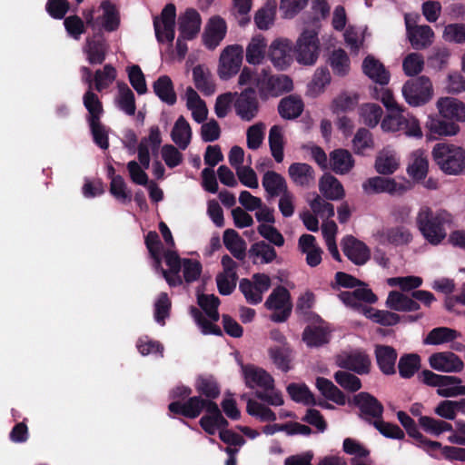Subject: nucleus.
Returning a JSON list of instances; mask_svg holds the SVG:
<instances>
[{
  "instance_id": "obj_37",
  "label": "nucleus",
  "mask_w": 465,
  "mask_h": 465,
  "mask_svg": "<svg viewBox=\"0 0 465 465\" xmlns=\"http://www.w3.org/2000/svg\"><path fill=\"white\" fill-rule=\"evenodd\" d=\"M248 254L253 264H268L277 257L274 248L263 241L252 244Z\"/></svg>"
},
{
  "instance_id": "obj_5",
  "label": "nucleus",
  "mask_w": 465,
  "mask_h": 465,
  "mask_svg": "<svg viewBox=\"0 0 465 465\" xmlns=\"http://www.w3.org/2000/svg\"><path fill=\"white\" fill-rule=\"evenodd\" d=\"M439 168L446 174L459 175L465 172V149L454 143H439L431 151Z\"/></svg>"
},
{
  "instance_id": "obj_58",
  "label": "nucleus",
  "mask_w": 465,
  "mask_h": 465,
  "mask_svg": "<svg viewBox=\"0 0 465 465\" xmlns=\"http://www.w3.org/2000/svg\"><path fill=\"white\" fill-rule=\"evenodd\" d=\"M269 145L272 157L277 163L283 160V131L279 125H273L269 133Z\"/></svg>"
},
{
  "instance_id": "obj_35",
  "label": "nucleus",
  "mask_w": 465,
  "mask_h": 465,
  "mask_svg": "<svg viewBox=\"0 0 465 465\" xmlns=\"http://www.w3.org/2000/svg\"><path fill=\"white\" fill-rule=\"evenodd\" d=\"M319 190L328 200L337 201L344 197L345 192L340 181L331 174L325 173L319 181Z\"/></svg>"
},
{
  "instance_id": "obj_2",
  "label": "nucleus",
  "mask_w": 465,
  "mask_h": 465,
  "mask_svg": "<svg viewBox=\"0 0 465 465\" xmlns=\"http://www.w3.org/2000/svg\"><path fill=\"white\" fill-rule=\"evenodd\" d=\"M241 374L250 389H259L257 397L273 406L283 404L282 395L274 388V379L264 369L254 364L240 363Z\"/></svg>"
},
{
  "instance_id": "obj_60",
  "label": "nucleus",
  "mask_w": 465,
  "mask_h": 465,
  "mask_svg": "<svg viewBox=\"0 0 465 465\" xmlns=\"http://www.w3.org/2000/svg\"><path fill=\"white\" fill-rule=\"evenodd\" d=\"M337 225L333 221L324 222L322 225V236L325 240L328 251L336 261H341V255L336 244L335 237L337 233Z\"/></svg>"
},
{
  "instance_id": "obj_29",
  "label": "nucleus",
  "mask_w": 465,
  "mask_h": 465,
  "mask_svg": "<svg viewBox=\"0 0 465 465\" xmlns=\"http://www.w3.org/2000/svg\"><path fill=\"white\" fill-rule=\"evenodd\" d=\"M184 100L186 108L191 112L193 119L198 124H203L208 117V108L205 102L192 87L186 88Z\"/></svg>"
},
{
  "instance_id": "obj_10",
  "label": "nucleus",
  "mask_w": 465,
  "mask_h": 465,
  "mask_svg": "<svg viewBox=\"0 0 465 465\" xmlns=\"http://www.w3.org/2000/svg\"><path fill=\"white\" fill-rule=\"evenodd\" d=\"M243 48L234 44L227 45L220 54L217 74L222 80H229L236 75L242 64Z\"/></svg>"
},
{
  "instance_id": "obj_41",
  "label": "nucleus",
  "mask_w": 465,
  "mask_h": 465,
  "mask_svg": "<svg viewBox=\"0 0 465 465\" xmlns=\"http://www.w3.org/2000/svg\"><path fill=\"white\" fill-rule=\"evenodd\" d=\"M377 363L381 371L387 375L395 372V363L397 360L396 351L387 345H377L375 349Z\"/></svg>"
},
{
  "instance_id": "obj_47",
  "label": "nucleus",
  "mask_w": 465,
  "mask_h": 465,
  "mask_svg": "<svg viewBox=\"0 0 465 465\" xmlns=\"http://www.w3.org/2000/svg\"><path fill=\"white\" fill-rule=\"evenodd\" d=\"M223 243L227 250L238 260H243L246 255V243L239 233L233 229H227L223 232Z\"/></svg>"
},
{
  "instance_id": "obj_22",
  "label": "nucleus",
  "mask_w": 465,
  "mask_h": 465,
  "mask_svg": "<svg viewBox=\"0 0 465 465\" xmlns=\"http://www.w3.org/2000/svg\"><path fill=\"white\" fill-rule=\"evenodd\" d=\"M340 300L347 306L362 314L363 308H369L362 305L361 302L374 303L377 301L376 295L366 286L354 291H344L339 294Z\"/></svg>"
},
{
  "instance_id": "obj_24",
  "label": "nucleus",
  "mask_w": 465,
  "mask_h": 465,
  "mask_svg": "<svg viewBox=\"0 0 465 465\" xmlns=\"http://www.w3.org/2000/svg\"><path fill=\"white\" fill-rule=\"evenodd\" d=\"M341 245L346 257L356 265H363L371 257L367 245L353 236L343 238Z\"/></svg>"
},
{
  "instance_id": "obj_31",
  "label": "nucleus",
  "mask_w": 465,
  "mask_h": 465,
  "mask_svg": "<svg viewBox=\"0 0 465 465\" xmlns=\"http://www.w3.org/2000/svg\"><path fill=\"white\" fill-rule=\"evenodd\" d=\"M206 412L208 414L200 419V425L206 433L213 435L216 431L227 427L228 422L216 403H209Z\"/></svg>"
},
{
  "instance_id": "obj_64",
  "label": "nucleus",
  "mask_w": 465,
  "mask_h": 465,
  "mask_svg": "<svg viewBox=\"0 0 465 465\" xmlns=\"http://www.w3.org/2000/svg\"><path fill=\"white\" fill-rule=\"evenodd\" d=\"M302 340L309 347H318L328 342L329 335L322 327H308L303 331Z\"/></svg>"
},
{
  "instance_id": "obj_21",
  "label": "nucleus",
  "mask_w": 465,
  "mask_h": 465,
  "mask_svg": "<svg viewBox=\"0 0 465 465\" xmlns=\"http://www.w3.org/2000/svg\"><path fill=\"white\" fill-rule=\"evenodd\" d=\"M421 444L420 449L434 459L445 458L447 460L465 461V449L463 448L443 446L440 442L429 439H426Z\"/></svg>"
},
{
  "instance_id": "obj_51",
  "label": "nucleus",
  "mask_w": 465,
  "mask_h": 465,
  "mask_svg": "<svg viewBox=\"0 0 465 465\" xmlns=\"http://www.w3.org/2000/svg\"><path fill=\"white\" fill-rule=\"evenodd\" d=\"M329 64L334 74L345 76L351 69V62L348 54L342 49H336L329 56Z\"/></svg>"
},
{
  "instance_id": "obj_9",
  "label": "nucleus",
  "mask_w": 465,
  "mask_h": 465,
  "mask_svg": "<svg viewBox=\"0 0 465 465\" xmlns=\"http://www.w3.org/2000/svg\"><path fill=\"white\" fill-rule=\"evenodd\" d=\"M401 92L406 103L413 107L426 104L434 94L431 81L424 75L407 81Z\"/></svg>"
},
{
  "instance_id": "obj_14",
  "label": "nucleus",
  "mask_w": 465,
  "mask_h": 465,
  "mask_svg": "<svg viewBox=\"0 0 465 465\" xmlns=\"http://www.w3.org/2000/svg\"><path fill=\"white\" fill-rule=\"evenodd\" d=\"M176 9L174 5L168 4L163 9L161 15L153 20L155 35L160 43H173L174 39Z\"/></svg>"
},
{
  "instance_id": "obj_11",
  "label": "nucleus",
  "mask_w": 465,
  "mask_h": 465,
  "mask_svg": "<svg viewBox=\"0 0 465 465\" xmlns=\"http://www.w3.org/2000/svg\"><path fill=\"white\" fill-rule=\"evenodd\" d=\"M265 307L273 312L271 315L272 322H285L290 316L292 307L288 290L282 286L275 288L267 298Z\"/></svg>"
},
{
  "instance_id": "obj_48",
  "label": "nucleus",
  "mask_w": 465,
  "mask_h": 465,
  "mask_svg": "<svg viewBox=\"0 0 465 465\" xmlns=\"http://www.w3.org/2000/svg\"><path fill=\"white\" fill-rule=\"evenodd\" d=\"M411 240L412 235L411 232L404 227L388 228L380 233V242L381 243L403 245L408 244Z\"/></svg>"
},
{
  "instance_id": "obj_62",
  "label": "nucleus",
  "mask_w": 465,
  "mask_h": 465,
  "mask_svg": "<svg viewBox=\"0 0 465 465\" xmlns=\"http://www.w3.org/2000/svg\"><path fill=\"white\" fill-rule=\"evenodd\" d=\"M331 82V74L327 68H318L308 86V92L312 96H318L323 92Z\"/></svg>"
},
{
  "instance_id": "obj_42",
  "label": "nucleus",
  "mask_w": 465,
  "mask_h": 465,
  "mask_svg": "<svg viewBox=\"0 0 465 465\" xmlns=\"http://www.w3.org/2000/svg\"><path fill=\"white\" fill-rule=\"evenodd\" d=\"M330 165L337 174H346L354 166V160L351 153L345 149H337L330 154Z\"/></svg>"
},
{
  "instance_id": "obj_17",
  "label": "nucleus",
  "mask_w": 465,
  "mask_h": 465,
  "mask_svg": "<svg viewBox=\"0 0 465 465\" xmlns=\"http://www.w3.org/2000/svg\"><path fill=\"white\" fill-rule=\"evenodd\" d=\"M431 369L439 372L458 373L464 369L463 361L452 351H440L429 357Z\"/></svg>"
},
{
  "instance_id": "obj_1",
  "label": "nucleus",
  "mask_w": 465,
  "mask_h": 465,
  "mask_svg": "<svg viewBox=\"0 0 465 465\" xmlns=\"http://www.w3.org/2000/svg\"><path fill=\"white\" fill-rule=\"evenodd\" d=\"M453 221V215L448 211L443 209L433 211L427 206L421 207L416 217L419 231L432 245L440 244L446 238V226H450Z\"/></svg>"
},
{
  "instance_id": "obj_44",
  "label": "nucleus",
  "mask_w": 465,
  "mask_h": 465,
  "mask_svg": "<svg viewBox=\"0 0 465 465\" xmlns=\"http://www.w3.org/2000/svg\"><path fill=\"white\" fill-rule=\"evenodd\" d=\"M193 78L195 87L205 95L215 92V84L210 70L204 65H197L193 69Z\"/></svg>"
},
{
  "instance_id": "obj_33",
  "label": "nucleus",
  "mask_w": 465,
  "mask_h": 465,
  "mask_svg": "<svg viewBox=\"0 0 465 465\" xmlns=\"http://www.w3.org/2000/svg\"><path fill=\"white\" fill-rule=\"evenodd\" d=\"M288 173L291 180L299 186L309 187L315 182L314 171L305 163H294L289 166Z\"/></svg>"
},
{
  "instance_id": "obj_39",
  "label": "nucleus",
  "mask_w": 465,
  "mask_h": 465,
  "mask_svg": "<svg viewBox=\"0 0 465 465\" xmlns=\"http://www.w3.org/2000/svg\"><path fill=\"white\" fill-rule=\"evenodd\" d=\"M354 403L359 407L361 413L368 417L379 418L383 411L382 405L376 398L367 392H360L353 398Z\"/></svg>"
},
{
  "instance_id": "obj_55",
  "label": "nucleus",
  "mask_w": 465,
  "mask_h": 465,
  "mask_svg": "<svg viewBox=\"0 0 465 465\" xmlns=\"http://www.w3.org/2000/svg\"><path fill=\"white\" fill-rule=\"evenodd\" d=\"M316 386L325 398L339 405H344L346 403V397L343 392L331 381L325 378H318L316 380Z\"/></svg>"
},
{
  "instance_id": "obj_40",
  "label": "nucleus",
  "mask_w": 465,
  "mask_h": 465,
  "mask_svg": "<svg viewBox=\"0 0 465 465\" xmlns=\"http://www.w3.org/2000/svg\"><path fill=\"white\" fill-rule=\"evenodd\" d=\"M268 353L271 361L279 370L283 372L292 370L293 355L288 344H283V346H272L269 348Z\"/></svg>"
},
{
  "instance_id": "obj_20",
  "label": "nucleus",
  "mask_w": 465,
  "mask_h": 465,
  "mask_svg": "<svg viewBox=\"0 0 465 465\" xmlns=\"http://www.w3.org/2000/svg\"><path fill=\"white\" fill-rule=\"evenodd\" d=\"M214 403L211 400H204L199 396H193L185 402L179 401H173L169 404V411L173 413L181 414L186 418L194 419L205 410L208 411V404Z\"/></svg>"
},
{
  "instance_id": "obj_38",
  "label": "nucleus",
  "mask_w": 465,
  "mask_h": 465,
  "mask_svg": "<svg viewBox=\"0 0 465 465\" xmlns=\"http://www.w3.org/2000/svg\"><path fill=\"white\" fill-rule=\"evenodd\" d=\"M386 306L397 312H415L420 309V304L412 299V296H407L397 291L389 292Z\"/></svg>"
},
{
  "instance_id": "obj_23",
  "label": "nucleus",
  "mask_w": 465,
  "mask_h": 465,
  "mask_svg": "<svg viewBox=\"0 0 465 465\" xmlns=\"http://www.w3.org/2000/svg\"><path fill=\"white\" fill-rule=\"evenodd\" d=\"M439 114L450 121L465 123V104L453 97H440L436 102Z\"/></svg>"
},
{
  "instance_id": "obj_57",
  "label": "nucleus",
  "mask_w": 465,
  "mask_h": 465,
  "mask_svg": "<svg viewBox=\"0 0 465 465\" xmlns=\"http://www.w3.org/2000/svg\"><path fill=\"white\" fill-rule=\"evenodd\" d=\"M362 315L383 326H392L400 321V316L394 312L376 310L371 307L363 308Z\"/></svg>"
},
{
  "instance_id": "obj_45",
  "label": "nucleus",
  "mask_w": 465,
  "mask_h": 465,
  "mask_svg": "<svg viewBox=\"0 0 465 465\" xmlns=\"http://www.w3.org/2000/svg\"><path fill=\"white\" fill-rule=\"evenodd\" d=\"M429 163L425 151L418 149L411 154V163L408 166V173L414 180H422L426 177Z\"/></svg>"
},
{
  "instance_id": "obj_63",
  "label": "nucleus",
  "mask_w": 465,
  "mask_h": 465,
  "mask_svg": "<svg viewBox=\"0 0 465 465\" xmlns=\"http://www.w3.org/2000/svg\"><path fill=\"white\" fill-rule=\"evenodd\" d=\"M419 423L426 432L433 436H440L445 431L452 430L451 424L428 416H420Z\"/></svg>"
},
{
  "instance_id": "obj_50",
  "label": "nucleus",
  "mask_w": 465,
  "mask_h": 465,
  "mask_svg": "<svg viewBox=\"0 0 465 465\" xmlns=\"http://www.w3.org/2000/svg\"><path fill=\"white\" fill-rule=\"evenodd\" d=\"M460 336V334L453 329L448 327H438L432 329L428 333L424 339V343L429 345H441L451 342Z\"/></svg>"
},
{
  "instance_id": "obj_53",
  "label": "nucleus",
  "mask_w": 465,
  "mask_h": 465,
  "mask_svg": "<svg viewBox=\"0 0 465 465\" xmlns=\"http://www.w3.org/2000/svg\"><path fill=\"white\" fill-rule=\"evenodd\" d=\"M366 34L367 28L364 26H349L345 30L344 40L352 53L358 54L363 47Z\"/></svg>"
},
{
  "instance_id": "obj_27",
  "label": "nucleus",
  "mask_w": 465,
  "mask_h": 465,
  "mask_svg": "<svg viewBox=\"0 0 465 465\" xmlns=\"http://www.w3.org/2000/svg\"><path fill=\"white\" fill-rule=\"evenodd\" d=\"M400 167V156L391 147L381 149L375 159L374 168L381 174H392Z\"/></svg>"
},
{
  "instance_id": "obj_13",
  "label": "nucleus",
  "mask_w": 465,
  "mask_h": 465,
  "mask_svg": "<svg viewBox=\"0 0 465 465\" xmlns=\"http://www.w3.org/2000/svg\"><path fill=\"white\" fill-rule=\"evenodd\" d=\"M271 286V278L264 273H255L252 279H242L239 288L246 301L251 304H258L262 301V295Z\"/></svg>"
},
{
  "instance_id": "obj_16",
  "label": "nucleus",
  "mask_w": 465,
  "mask_h": 465,
  "mask_svg": "<svg viewBox=\"0 0 465 465\" xmlns=\"http://www.w3.org/2000/svg\"><path fill=\"white\" fill-rule=\"evenodd\" d=\"M227 34V24L220 15L211 16L205 24L202 35L204 46L214 50L223 41Z\"/></svg>"
},
{
  "instance_id": "obj_8",
  "label": "nucleus",
  "mask_w": 465,
  "mask_h": 465,
  "mask_svg": "<svg viewBox=\"0 0 465 465\" xmlns=\"http://www.w3.org/2000/svg\"><path fill=\"white\" fill-rule=\"evenodd\" d=\"M292 52L299 64L312 66L316 64L320 52L318 32L314 29H305L296 40Z\"/></svg>"
},
{
  "instance_id": "obj_56",
  "label": "nucleus",
  "mask_w": 465,
  "mask_h": 465,
  "mask_svg": "<svg viewBox=\"0 0 465 465\" xmlns=\"http://www.w3.org/2000/svg\"><path fill=\"white\" fill-rule=\"evenodd\" d=\"M383 111L377 104L367 103L359 108L361 122L369 127H375L381 121Z\"/></svg>"
},
{
  "instance_id": "obj_19",
  "label": "nucleus",
  "mask_w": 465,
  "mask_h": 465,
  "mask_svg": "<svg viewBox=\"0 0 465 465\" xmlns=\"http://www.w3.org/2000/svg\"><path fill=\"white\" fill-rule=\"evenodd\" d=\"M405 25L408 39L413 48L423 49L433 43L434 32L429 25H412L409 15H405Z\"/></svg>"
},
{
  "instance_id": "obj_3",
  "label": "nucleus",
  "mask_w": 465,
  "mask_h": 465,
  "mask_svg": "<svg viewBox=\"0 0 465 465\" xmlns=\"http://www.w3.org/2000/svg\"><path fill=\"white\" fill-rule=\"evenodd\" d=\"M162 143L161 132L158 126L153 125L149 129V134L141 140L138 145V159L140 164L135 161L127 163V170L133 183L139 185L148 183V175L145 170L149 168L151 153H155Z\"/></svg>"
},
{
  "instance_id": "obj_46",
  "label": "nucleus",
  "mask_w": 465,
  "mask_h": 465,
  "mask_svg": "<svg viewBox=\"0 0 465 465\" xmlns=\"http://www.w3.org/2000/svg\"><path fill=\"white\" fill-rule=\"evenodd\" d=\"M437 394L443 398H454L465 395V385L457 376L444 375L441 379Z\"/></svg>"
},
{
  "instance_id": "obj_4",
  "label": "nucleus",
  "mask_w": 465,
  "mask_h": 465,
  "mask_svg": "<svg viewBox=\"0 0 465 465\" xmlns=\"http://www.w3.org/2000/svg\"><path fill=\"white\" fill-rule=\"evenodd\" d=\"M164 260L169 270L160 269L163 278L171 287H175L183 283L180 276V271L183 272V280L190 283L195 282L202 272V264L199 261L193 259H181L176 252L167 251L164 253Z\"/></svg>"
},
{
  "instance_id": "obj_32",
  "label": "nucleus",
  "mask_w": 465,
  "mask_h": 465,
  "mask_svg": "<svg viewBox=\"0 0 465 465\" xmlns=\"http://www.w3.org/2000/svg\"><path fill=\"white\" fill-rule=\"evenodd\" d=\"M267 49V41L262 35L252 36L245 49V59L249 64L259 65L262 64Z\"/></svg>"
},
{
  "instance_id": "obj_43",
  "label": "nucleus",
  "mask_w": 465,
  "mask_h": 465,
  "mask_svg": "<svg viewBox=\"0 0 465 465\" xmlns=\"http://www.w3.org/2000/svg\"><path fill=\"white\" fill-rule=\"evenodd\" d=\"M262 184L271 197L279 196L288 191L285 179L274 171H267L263 174Z\"/></svg>"
},
{
  "instance_id": "obj_49",
  "label": "nucleus",
  "mask_w": 465,
  "mask_h": 465,
  "mask_svg": "<svg viewBox=\"0 0 465 465\" xmlns=\"http://www.w3.org/2000/svg\"><path fill=\"white\" fill-rule=\"evenodd\" d=\"M280 115L284 119H294L303 111L302 100L294 95H290L281 100L278 105Z\"/></svg>"
},
{
  "instance_id": "obj_28",
  "label": "nucleus",
  "mask_w": 465,
  "mask_h": 465,
  "mask_svg": "<svg viewBox=\"0 0 465 465\" xmlns=\"http://www.w3.org/2000/svg\"><path fill=\"white\" fill-rule=\"evenodd\" d=\"M362 70L372 82L386 85L390 82V73L385 66L374 56L368 55L362 62Z\"/></svg>"
},
{
  "instance_id": "obj_12",
  "label": "nucleus",
  "mask_w": 465,
  "mask_h": 465,
  "mask_svg": "<svg viewBox=\"0 0 465 465\" xmlns=\"http://www.w3.org/2000/svg\"><path fill=\"white\" fill-rule=\"evenodd\" d=\"M426 139L436 141L442 137H453L460 134V126L454 121L441 117L439 114H430L425 122Z\"/></svg>"
},
{
  "instance_id": "obj_54",
  "label": "nucleus",
  "mask_w": 465,
  "mask_h": 465,
  "mask_svg": "<svg viewBox=\"0 0 465 465\" xmlns=\"http://www.w3.org/2000/svg\"><path fill=\"white\" fill-rule=\"evenodd\" d=\"M115 104L127 115H134L135 114L134 94L126 84L118 86V95L115 99Z\"/></svg>"
},
{
  "instance_id": "obj_18",
  "label": "nucleus",
  "mask_w": 465,
  "mask_h": 465,
  "mask_svg": "<svg viewBox=\"0 0 465 465\" xmlns=\"http://www.w3.org/2000/svg\"><path fill=\"white\" fill-rule=\"evenodd\" d=\"M335 362L340 368L353 371L358 374L368 373L371 365L369 357L361 351H342L336 356Z\"/></svg>"
},
{
  "instance_id": "obj_52",
  "label": "nucleus",
  "mask_w": 465,
  "mask_h": 465,
  "mask_svg": "<svg viewBox=\"0 0 465 465\" xmlns=\"http://www.w3.org/2000/svg\"><path fill=\"white\" fill-rule=\"evenodd\" d=\"M156 95L167 104L173 105L176 102V94L173 90L172 80L167 75H163L153 84Z\"/></svg>"
},
{
  "instance_id": "obj_61",
  "label": "nucleus",
  "mask_w": 465,
  "mask_h": 465,
  "mask_svg": "<svg viewBox=\"0 0 465 465\" xmlns=\"http://www.w3.org/2000/svg\"><path fill=\"white\" fill-rule=\"evenodd\" d=\"M403 108L401 110H391L381 122V128L384 133H397L402 129Z\"/></svg>"
},
{
  "instance_id": "obj_25",
  "label": "nucleus",
  "mask_w": 465,
  "mask_h": 465,
  "mask_svg": "<svg viewBox=\"0 0 465 465\" xmlns=\"http://www.w3.org/2000/svg\"><path fill=\"white\" fill-rule=\"evenodd\" d=\"M201 25L200 14L195 9H186L178 18V28L181 37L186 40L194 38L200 32Z\"/></svg>"
},
{
  "instance_id": "obj_59",
  "label": "nucleus",
  "mask_w": 465,
  "mask_h": 465,
  "mask_svg": "<svg viewBox=\"0 0 465 465\" xmlns=\"http://www.w3.org/2000/svg\"><path fill=\"white\" fill-rule=\"evenodd\" d=\"M374 145L371 133L365 128H360L352 139V150L356 154L364 155L366 151L372 150Z\"/></svg>"
},
{
  "instance_id": "obj_34",
  "label": "nucleus",
  "mask_w": 465,
  "mask_h": 465,
  "mask_svg": "<svg viewBox=\"0 0 465 465\" xmlns=\"http://www.w3.org/2000/svg\"><path fill=\"white\" fill-rule=\"evenodd\" d=\"M108 45L102 38H87L83 52L90 64H101L106 56Z\"/></svg>"
},
{
  "instance_id": "obj_26",
  "label": "nucleus",
  "mask_w": 465,
  "mask_h": 465,
  "mask_svg": "<svg viewBox=\"0 0 465 465\" xmlns=\"http://www.w3.org/2000/svg\"><path fill=\"white\" fill-rule=\"evenodd\" d=\"M237 115L244 121H251L258 113V102L252 89L242 92L234 102Z\"/></svg>"
},
{
  "instance_id": "obj_7",
  "label": "nucleus",
  "mask_w": 465,
  "mask_h": 465,
  "mask_svg": "<svg viewBox=\"0 0 465 465\" xmlns=\"http://www.w3.org/2000/svg\"><path fill=\"white\" fill-rule=\"evenodd\" d=\"M84 18L93 29H103L106 32L116 31L121 24L120 12L109 0H103L98 8L86 13Z\"/></svg>"
},
{
  "instance_id": "obj_6",
  "label": "nucleus",
  "mask_w": 465,
  "mask_h": 465,
  "mask_svg": "<svg viewBox=\"0 0 465 465\" xmlns=\"http://www.w3.org/2000/svg\"><path fill=\"white\" fill-rule=\"evenodd\" d=\"M198 304L204 311L208 319H205L203 313L196 308L191 309V314L198 327L201 329L202 333L204 335H221L222 331L220 328L214 324L219 320V313L217 311L219 299L213 294L198 295Z\"/></svg>"
},
{
  "instance_id": "obj_15",
  "label": "nucleus",
  "mask_w": 465,
  "mask_h": 465,
  "mask_svg": "<svg viewBox=\"0 0 465 465\" xmlns=\"http://www.w3.org/2000/svg\"><path fill=\"white\" fill-rule=\"evenodd\" d=\"M292 44L287 38H277L268 47V57L280 71L286 70L293 62Z\"/></svg>"
},
{
  "instance_id": "obj_36",
  "label": "nucleus",
  "mask_w": 465,
  "mask_h": 465,
  "mask_svg": "<svg viewBox=\"0 0 465 465\" xmlns=\"http://www.w3.org/2000/svg\"><path fill=\"white\" fill-rule=\"evenodd\" d=\"M192 129L190 124L183 116H179L171 131L173 142L181 150H185L192 140Z\"/></svg>"
},
{
  "instance_id": "obj_30",
  "label": "nucleus",
  "mask_w": 465,
  "mask_h": 465,
  "mask_svg": "<svg viewBox=\"0 0 465 465\" xmlns=\"http://www.w3.org/2000/svg\"><path fill=\"white\" fill-rule=\"evenodd\" d=\"M299 250L305 254L306 263L310 267H316L322 262V250L317 244L316 239L312 234H302L298 241Z\"/></svg>"
}]
</instances>
